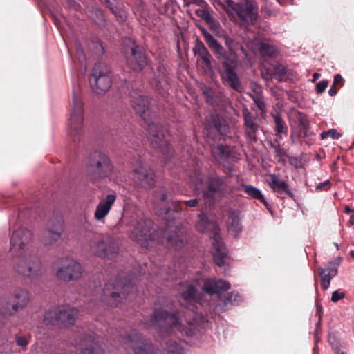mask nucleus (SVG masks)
Returning a JSON list of instances; mask_svg holds the SVG:
<instances>
[{
    "label": "nucleus",
    "mask_w": 354,
    "mask_h": 354,
    "mask_svg": "<svg viewBox=\"0 0 354 354\" xmlns=\"http://www.w3.org/2000/svg\"><path fill=\"white\" fill-rule=\"evenodd\" d=\"M32 240V234L25 228L15 231L10 240V251L19 253L14 260L13 270L26 278H35L41 274L42 263L35 255L28 251V244Z\"/></svg>",
    "instance_id": "nucleus-1"
},
{
    "label": "nucleus",
    "mask_w": 354,
    "mask_h": 354,
    "mask_svg": "<svg viewBox=\"0 0 354 354\" xmlns=\"http://www.w3.org/2000/svg\"><path fill=\"white\" fill-rule=\"evenodd\" d=\"M131 104L133 109L147 123L148 136L151 144L155 147L167 148V131L158 124L150 121L151 115L149 109V99L142 95H138L131 101Z\"/></svg>",
    "instance_id": "nucleus-2"
},
{
    "label": "nucleus",
    "mask_w": 354,
    "mask_h": 354,
    "mask_svg": "<svg viewBox=\"0 0 354 354\" xmlns=\"http://www.w3.org/2000/svg\"><path fill=\"white\" fill-rule=\"evenodd\" d=\"M194 284L187 285V290L182 292V304L191 310H193L191 306L201 302V299L196 294L198 288L208 294L216 293L220 297L223 292L230 288L227 281L215 279H199L195 281Z\"/></svg>",
    "instance_id": "nucleus-3"
},
{
    "label": "nucleus",
    "mask_w": 354,
    "mask_h": 354,
    "mask_svg": "<svg viewBox=\"0 0 354 354\" xmlns=\"http://www.w3.org/2000/svg\"><path fill=\"white\" fill-rule=\"evenodd\" d=\"M187 328L184 327L178 316L175 313H169L162 309H156L151 320L150 326H159L160 333L171 335L177 332L185 333L187 335H192L196 329V321L187 322Z\"/></svg>",
    "instance_id": "nucleus-4"
},
{
    "label": "nucleus",
    "mask_w": 354,
    "mask_h": 354,
    "mask_svg": "<svg viewBox=\"0 0 354 354\" xmlns=\"http://www.w3.org/2000/svg\"><path fill=\"white\" fill-rule=\"evenodd\" d=\"M196 227L198 231L201 232L209 231L213 233L212 253L214 257V261L218 266L225 264L227 261V251L221 237L218 234V227L216 223L209 220L206 215L201 213L198 216V221L196 224Z\"/></svg>",
    "instance_id": "nucleus-5"
},
{
    "label": "nucleus",
    "mask_w": 354,
    "mask_h": 354,
    "mask_svg": "<svg viewBox=\"0 0 354 354\" xmlns=\"http://www.w3.org/2000/svg\"><path fill=\"white\" fill-rule=\"evenodd\" d=\"M86 170L91 178L94 180H101L111 177L113 166L107 155L95 152L90 156Z\"/></svg>",
    "instance_id": "nucleus-6"
},
{
    "label": "nucleus",
    "mask_w": 354,
    "mask_h": 354,
    "mask_svg": "<svg viewBox=\"0 0 354 354\" xmlns=\"http://www.w3.org/2000/svg\"><path fill=\"white\" fill-rule=\"evenodd\" d=\"M84 120V104L80 97L74 94L71 111L68 120V133L70 136L79 137L83 131Z\"/></svg>",
    "instance_id": "nucleus-7"
},
{
    "label": "nucleus",
    "mask_w": 354,
    "mask_h": 354,
    "mask_svg": "<svg viewBox=\"0 0 354 354\" xmlns=\"http://www.w3.org/2000/svg\"><path fill=\"white\" fill-rule=\"evenodd\" d=\"M128 232L129 237L143 248L148 247L149 242L155 239L154 223L145 218L136 221Z\"/></svg>",
    "instance_id": "nucleus-8"
},
{
    "label": "nucleus",
    "mask_w": 354,
    "mask_h": 354,
    "mask_svg": "<svg viewBox=\"0 0 354 354\" xmlns=\"http://www.w3.org/2000/svg\"><path fill=\"white\" fill-rule=\"evenodd\" d=\"M190 182L194 189L202 191L204 197L210 201L220 194L221 180L218 178H205L200 171L196 170L190 176Z\"/></svg>",
    "instance_id": "nucleus-9"
},
{
    "label": "nucleus",
    "mask_w": 354,
    "mask_h": 354,
    "mask_svg": "<svg viewBox=\"0 0 354 354\" xmlns=\"http://www.w3.org/2000/svg\"><path fill=\"white\" fill-rule=\"evenodd\" d=\"M89 248L95 255L109 258L118 252V245L112 238L95 233L89 241Z\"/></svg>",
    "instance_id": "nucleus-10"
},
{
    "label": "nucleus",
    "mask_w": 354,
    "mask_h": 354,
    "mask_svg": "<svg viewBox=\"0 0 354 354\" xmlns=\"http://www.w3.org/2000/svg\"><path fill=\"white\" fill-rule=\"evenodd\" d=\"M89 82L93 93L97 95L105 93L111 85V79L107 66L103 64H96L90 75Z\"/></svg>",
    "instance_id": "nucleus-11"
},
{
    "label": "nucleus",
    "mask_w": 354,
    "mask_h": 354,
    "mask_svg": "<svg viewBox=\"0 0 354 354\" xmlns=\"http://www.w3.org/2000/svg\"><path fill=\"white\" fill-rule=\"evenodd\" d=\"M82 273L83 268L80 263L73 259L66 258L60 261L56 277L61 281L69 282L80 279Z\"/></svg>",
    "instance_id": "nucleus-12"
},
{
    "label": "nucleus",
    "mask_w": 354,
    "mask_h": 354,
    "mask_svg": "<svg viewBox=\"0 0 354 354\" xmlns=\"http://www.w3.org/2000/svg\"><path fill=\"white\" fill-rule=\"evenodd\" d=\"M228 7V12L232 15H236L243 21L252 22L257 17V8L250 1H245L243 3H236L232 0L226 1Z\"/></svg>",
    "instance_id": "nucleus-13"
},
{
    "label": "nucleus",
    "mask_w": 354,
    "mask_h": 354,
    "mask_svg": "<svg viewBox=\"0 0 354 354\" xmlns=\"http://www.w3.org/2000/svg\"><path fill=\"white\" fill-rule=\"evenodd\" d=\"M133 288L129 283L117 282L116 284L109 283L102 290V299L111 306L117 305L129 289Z\"/></svg>",
    "instance_id": "nucleus-14"
},
{
    "label": "nucleus",
    "mask_w": 354,
    "mask_h": 354,
    "mask_svg": "<svg viewBox=\"0 0 354 354\" xmlns=\"http://www.w3.org/2000/svg\"><path fill=\"white\" fill-rule=\"evenodd\" d=\"M133 175L135 182L142 187L150 188L156 183L153 171L145 165L142 164L135 169Z\"/></svg>",
    "instance_id": "nucleus-15"
},
{
    "label": "nucleus",
    "mask_w": 354,
    "mask_h": 354,
    "mask_svg": "<svg viewBox=\"0 0 354 354\" xmlns=\"http://www.w3.org/2000/svg\"><path fill=\"white\" fill-rule=\"evenodd\" d=\"M341 260L340 257H337L333 261H330L326 268L318 269L321 276V286L324 290H327L329 288L331 279L337 274Z\"/></svg>",
    "instance_id": "nucleus-16"
},
{
    "label": "nucleus",
    "mask_w": 354,
    "mask_h": 354,
    "mask_svg": "<svg viewBox=\"0 0 354 354\" xmlns=\"http://www.w3.org/2000/svg\"><path fill=\"white\" fill-rule=\"evenodd\" d=\"M116 196L114 194H108L104 198L100 200L96 206L94 218L97 221H102L109 214L112 205L114 204Z\"/></svg>",
    "instance_id": "nucleus-17"
},
{
    "label": "nucleus",
    "mask_w": 354,
    "mask_h": 354,
    "mask_svg": "<svg viewBox=\"0 0 354 354\" xmlns=\"http://www.w3.org/2000/svg\"><path fill=\"white\" fill-rule=\"evenodd\" d=\"M126 344L133 350L135 354H150L149 351L151 345L147 344L139 334L129 335L126 339Z\"/></svg>",
    "instance_id": "nucleus-18"
},
{
    "label": "nucleus",
    "mask_w": 354,
    "mask_h": 354,
    "mask_svg": "<svg viewBox=\"0 0 354 354\" xmlns=\"http://www.w3.org/2000/svg\"><path fill=\"white\" fill-rule=\"evenodd\" d=\"M60 326L68 327L74 324L77 316V310L70 306L57 307Z\"/></svg>",
    "instance_id": "nucleus-19"
},
{
    "label": "nucleus",
    "mask_w": 354,
    "mask_h": 354,
    "mask_svg": "<svg viewBox=\"0 0 354 354\" xmlns=\"http://www.w3.org/2000/svg\"><path fill=\"white\" fill-rule=\"evenodd\" d=\"M267 182L274 192L292 196L288 185L285 181L281 180L277 176L274 174L268 175Z\"/></svg>",
    "instance_id": "nucleus-20"
},
{
    "label": "nucleus",
    "mask_w": 354,
    "mask_h": 354,
    "mask_svg": "<svg viewBox=\"0 0 354 354\" xmlns=\"http://www.w3.org/2000/svg\"><path fill=\"white\" fill-rule=\"evenodd\" d=\"M147 63L145 53L138 51L137 48H132L129 60L130 67L134 71H141L147 65Z\"/></svg>",
    "instance_id": "nucleus-21"
},
{
    "label": "nucleus",
    "mask_w": 354,
    "mask_h": 354,
    "mask_svg": "<svg viewBox=\"0 0 354 354\" xmlns=\"http://www.w3.org/2000/svg\"><path fill=\"white\" fill-rule=\"evenodd\" d=\"M63 232V222L61 220L57 221L55 228H49L44 236V243L46 245H53L56 243L61 237Z\"/></svg>",
    "instance_id": "nucleus-22"
},
{
    "label": "nucleus",
    "mask_w": 354,
    "mask_h": 354,
    "mask_svg": "<svg viewBox=\"0 0 354 354\" xmlns=\"http://www.w3.org/2000/svg\"><path fill=\"white\" fill-rule=\"evenodd\" d=\"M222 78L234 90L240 91L241 86L234 69L230 66H225L222 74Z\"/></svg>",
    "instance_id": "nucleus-23"
},
{
    "label": "nucleus",
    "mask_w": 354,
    "mask_h": 354,
    "mask_svg": "<svg viewBox=\"0 0 354 354\" xmlns=\"http://www.w3.org/2000/svg\"><path fill=\"white\" fill-rule=\"evenodd\" d=\"M29 302V296L27 290L21 289L17 290L14 294L12 301V308L15 311H17L26 307Z\"/></svg>",
    "instance_id": "nucleus-24"
},
{
    "label": "nucleus",
    "mask_w": 354,
    "mask_h": 354,
    "mask_svg": "<svg viewBox=\"0 0 354 354\" xmlns=\"http://www.w3.org/2000/svg\"><path fill=\"white\" fill-rule=\"evenodd\" d=\"M227 228L232 235L236 236L241 230V225L240 223V218L238 213L230 212L227 221Z\"/></svg>",
    "instance_id": "nucleus-25"
},
{
    "label": "nucleus",
    "mask_w": 354,
    "mask_h": 354,
    "mask_svg": "<svg viewBox=\"0 0 354 354\" xmlns=\"http://www.w3.org/2000/svg\"><path fill=\"white\" fill-rule=\"evenodd\" d=\"M205 42L209 47L216 53L221 57H225V51L223 46L217 42L213 36L206 30L203 31Z\"/></svg>",
    "instance_id": "nucleus-26"
},
{
    "label": "nucleus",
    "mask_w": 354,
    "mask_h": 354,
    "mask_svg": "<svg viewBox=\"0 0 354 354\" xmlns=\"http://www.w3.org/2000/svg\"><path fill=\"white\" fill-rule=\"evenodd\" d=\"M194 51L195 54H197L200 56L205 66L207 68H210L211 55L209 53L207 48L204 46V44L201 42H197L194 48Z\"/></svg>",
    "instance_id": "nucleus-27"
},
{
    "label": "nucleus",
    "mask_w": 354,
    "mask_h": 354,
    "mask_svg": "<svg viewBox=\"0 0 354 354\" xmlns=\"http://www.w3.org/2000/svg\"><path fill=\"white\" fill-rule=\"evenodd\" d=\"M244 120L246 127L247 134L252 138L256 140L254 134L258 129V125L254 122V117L249 112H244Z\"/></svg>",
    "instance_id": "nucleus-28"
},
{
    "label": "nucleus",
    "mask_w": 354,
    "mask_h": 354,
    "mask_svg": "<svg viewBox=\"0 0 354 354\" xmlns=\"http://www.w3.org/2000/svg\"><path fill=\"white\" fill-rule=\"evenodd\" d=\"M243 189L245 193H246L248 196L252 197V198L259 200L261 203H263L265 205H267V202L262 194L261 192L257 189V187L250 185H243Z\"/></svg>",
    "instance_id": "nucleus-29"
},
{
    "label": "nucleus",
    "mask_w": 354,
    "mask_h": 354,
    "mask_svg": "<svg viewBox=\"0 0 354 354\" xmlns=\"http://www.w3.org/2000/svg\"><path fill=\"white\" fill-rule=\"evenodd\" d=\"M212 121H210L209 119L207 120L208 124H207V126L208 127V128L214 129L218 132L223 133L226 129V126L223 124V119L221 118L217 115H212Z\"/></svg>",
    "instance_id": "nucleus-30"
},
{
    "label": "nucleus",
    "mask_w": 354,
    "mask_h": 354,
    "mask_svg": "<svg viewBox=\"0 0 354 354\" xmlns=\"http://www.w3.org/2000/svg\"><path fill=\"white\" fill-rule=\"evenodd\" d=\"M44 319L45 323L47 324L60 325L57 307L46 312Z\"/></svg>",
    "instance_id": "nucleus-31"
},
{
    "label": "nucleus",
    "mask_w": 354,
    "mask_h": 354,
    "mask_svg": "<svg viewBox=\"0 0 354 354\" xmlns=\"http://www.w3.org/2000/svg\"><path fill=\"white\" fill-rule=\"evenodd\" d=\"M82 354H102V351L97 344H88V342L81 344Z\"/></svg>",
    "instance_id": "nucleus-32"
},
{
    "label": "nucleus",
    "mask_w": 354,
    "mask_h": 354,
    "mask_svg": "<svg viewBox=\"0 0 354 354\" xmlns=\"http://www.w3.org/2000/svg\"><path fill=\"white\" fill-rule=\"evenodd\" d=\"M272 117L275 124L276 132L277 133H286L288 128L281 116L279 114H273Z\"/></svg>",
    "instance_id": "nucleus-33"
},
{
    "label": "nucleus",
    "mask_w": 354,
    "mask_h": 354,
    "mask_svg": "<svg viewBox=\"0 0 354 354\" xmlns=\"http://www.w3.org/2000/svg\"><path fill=\"white\" fill-rule=\"evenodd\" d=\"M168 244L169 246L173 247L174 248H180L183 245L184 238L182 233L175 234L171 236L167 240Z\"/></svg>",
    "instance_id": "nucleus-34"
},
{
    "label": "nucleus",
    "mask_w": 354,
    "mask_h": 354,
    "mask_svg": "<svg viewBox=\"0 0 354 354\" xmlns=\"http://www.w3.org/2000/svg\"><path fill=\"white\" fill-rule=\"evenodd\" d=\"M259 50L263 56H272L276 52L274 47L267 44H261Z\"/></svg>",
    "instance_id": "nucleus-35"
},
{
    "label": "nucleus",
    "mask_w": 354,
    "mask_h": 354,
    "mask_svg": "<svg viewBox=\"0 0 354 354\" xmlns=\"http://www.w3.org/2000/svg\"><path fill=\"white\" fill-rule=\"evenodd\" d=\"M286 68L283 65H278L274 69V76L279 81H283L286 78Z\"/></svg>",
    "instance_id": "nucleus-36"
},
{
    "label": "nucleus",
    "mask_w": 354,
    "mask_h": 354,
    "mask_svg": "<svg viewBox=\"0 0 354 354\" xmlns=\"http://www.w3.org/2000/svg\"><path fill=\"white\" fill-rule=\"evenodd\" d=\"M296 118L300 128L302 130H307L309 127V121L306 115L301 113H298Z\"/></svg>",
    "instance_id": "nucleus-37"
},
{
    "label": "nucleus",
    "mask_w": 354,
    "mask_h": 354,
    "mask_svg": "<svg viewBox=\"0 0 354 354\" xmlns=\"http://www.w3.org/2000/svg\"><path fill=\"white\" fill-rule=\"evenodd\" d=\"M329 136L333 139H339L341 137V134L338 133L335 129H330L328 131H323L320 134V137L322 140L326 139Z\"/></svg>",
    "instance_id": "nucleus-38"
},
{
    "label": "nucleus",
    "mask_w": 354,
    "mask_h": 354,
    "mask_svg": "<svg viewBox=\"0 0 354 354\" xmlns=\"http://www.w3.org/2000/svg\"><path fill=\"white\" fill-rule=\"evenodd\" d=\"M205 22L208 25L209 29L212 31H213L215 33L218 32L220 24L218 21L216 19H215L212 16H211Z\"/></svg>",
    "instance_id": "nucleus-39"
},
{
    "label": "nucleus",
    "mask_w": 354,
    "mask_h": 354,
    "mask_svg": "<svg viewBox=\"0 0 354 354\" xmlns=\"http://www.w3.org/2000/svg\"><path fill=\"white\" fill-rule=\"evenodd\" d=\"M167 348L169 353H176L177 354L181 353V347L176 342L171 343V344H167Z\"/></svg>",
    "instance_id": "nucleus-40"
},
{
    "label": "nucleus",
    "mask_w": 354,
    "mask_h": 354,
    "mask_svg": "<svg viewBox=\"0 0 354 354\" xmlns=\"http://www.w3.org/2000/svg\"><path fill=\"white\" fill-rule=\"evenodd\" d=\"M345 297V292L339 290H335L332 293L331 301L333 302H337Z\"/></svg>",
    "instance_id": "nucleus-41"
},
{
    "label": "nucleus",
    "mask_w": 354,
    "mask_h": 354,
    "mask_svg": "<svg viewBox=\"0 0 354 354\" xmlns=\"http://www.w3.org/2000/svg\"><path fill=\"white\" fill-rule=\"evenodd\" d=\"M196 15L206 21L212 15L205 9H198L196 11Z\"/></svg>",
    "instance_id": "nucleus-42"
},
{
    "label": "nucleus",
    "mask_w": 354,
    "mask_h": 354,
    "mask_svg": "<svg viewBox=\"0 0 354 354\" xmlns=\"http://www.w3.org/2000/svg\"><path fill=\"white\" fill-rule=\"evenodd\" d=\"M328 86V82L326 81V80H322V81H320L317 84H316V91L317 93H322V92H324L325 91V89L327 88Z\"/></svg>",
    "instance_id": "nucleus-43"
},
{
    "label": "nucleus",
    "mask_w": 354,
    "mask_h": 354,
    "mask_svg": "<svg viewBox=\"0 0 354 354\" xmlns=\"http://www.w3.org/2000/svg\"><path fill=\"white\" fill-rule=\"evenodd\" d=\"M254 100L257 107L260 110L265 111L266 105L263 99L261 96H257L254 98Z\"/></svg>",
    "instance_id": "nucleus-44"
},
{
    "label": "nucleus",
    "mask_w": 354,
    "mask_h": 354,
    "mask_svg": "<svg viewBox=\"0 0 354 354\" xmlns=\"http://www.w3.org/2000/svg\"><path fill=\"white\" fill-rule=\"evenodd\" d=\"M329 185H330V181L329 180H326L324 182L319 183L316 186V189L317 190H320V191L321 190H326L329 187Z\"/></svg>",
    "instance_id": "nucleus-45"
},
{
    "label": "nucleus",
    "mask_w": 354,
    "mask_h": 354,
    "mask_svg": "<svg viewBox=\"0 0 354 354\" xmlns=\"http://www.w3.org/2000/svg\"><path fill=\"white\" fill-rule=\"evenodd\" d=\"M17 344L20 346H26L28 344V341L24 337H17Z\"/></svg>",
    "instance_id": "nucleus-46"
},
{
    "label": "nucleus",
    "mask_w": 354,
    "mask_h": 354,
    "mask_svg": "<svg viewBox=\"0 0 354 354\" xmlns=\"http://www.w3.org/2000/svg\"><path fill=\"white\" fill-rule=\"evenodd\" d=\"M185 5H189L192 3L203 6L204 3L203 0H183Z\"/></svg>",
    "instance_id": "nucleus-47"
},
{
    "label": "nucleus",
    "mask_w": 354,
    "mask_h": 354,
    "mask_svg": "<svg viewBox=\"0 0 354 354\" xmlns=\"http://www.w3.org/2000/svg\"><path fill=\"white\" fill-rule=\"evenodd\" d=\"M343 82V78L340 75H336L334 77L333 84L342 86Z\"/></svg>",
    "instance_id": "nucleus-48"
},
{
    "label": "nucleus",
    "mask_w": 354,
    "mask_h": 354,
    "mask_svg": "<svg viewBox=\"0 0 354 354\" xmlns=\"http://www.w3.org/2000/svg\"><path fill=\"white\" fill-rule=\"evenodd\" d=\"M182 203H185L189 207H196L198 204V201L196 199H192L183 201Z\"/></svg>",
    "instance_id": "nucleus-49"
},
{
    "label": "nucleus",
    "mask_w": 354,
    "mask_h": 354,
    "mask_svg": "<svg viewBox=\"0 0 354 354\" xmlns=\"http://www.w3.org/2000/svg\"><path fill=\"white\" fill-rule=\"evenodd\" d=\"M216 149H217L221 154L224 155L228 152V149L223 145H218Z\"/></svg>",
    "instance_id": "nucleus-50"
},
{
    "label": "nucleus",
    "mask_w": 354,
    "mask_h": 354,
    "mask_svg": "<svg viewBox=\"0 0 354 354\" xmlns=\"http://www.w3.org/2000/svg\"><path fill=\"white\" fill-rule=\"evenodd\" d=\"M337 93V90L336 88L334 87V86H333L329 90H328V93L330 96H333L334 95H335Z\"/></svg>",
    "instance_id": "nucleus-51"
},
{
    "label": "nucleus",
    "mask_w": 354,
    "mask_h": 354,
    "mask_svg": "<svg viewBox=\"0 0 354 354\" xmlns=\"http://www.w3.org/2000/svg\"><path fill=\"white\" fill-rule=\"evenodd\" d=\"M351 212H353V209H351L348 206H346L345 208H344V212L346 214H349L351 213Z\"/></svg>",
    "instance_id": "nucleus-52"
},
{
    "label": "nucleus",
    "mask_w": 354,
    "mask_h": 354,
    "mask_svg": "<svg viewBox=\"0 0 354 354\" xmlns=\"http://www.w3.org/2000/svg\"><path fill=\"white\" fill-rule=\"evenodd\" d=\"M349 223L351 225H354V215L351 216L350 219H349Z\"/></svg>",
    "instance_id": "nucleus-53"
},
{
    "label": "nucleus",
    "mask_w": 354,
    "mask_h": 354,
    "mask_svg": "<svg viewBox=\"0 0 354 354\" xmlns=\"http://www.w3.org/2000/svg\"><path fill=\"white\" fill-rule=\"evenodd\" d=\"M225 302H232V296L230 297H227V298H225L224 300H223Z\"/></svg>",
    "instance_id": "nucleus-54"
},
{
    "label": "nucleus",
    "mask_w": 354,
    "mask_h": 354,
    "mask_svg": "<svg viewBox=\"0 0 354 354\" xmlns=\"http://www.w3.org/2000/svg\"><path fill=\"white\" fill-rule=\"evenodd\" d=\"M319 77V75L318 73H314L313 81H315Z\"/></svg>",
    "instance_id": "nucleus-55"
},
{
    "label": "nucleus",
    "mask_w": 354,
    "mask_h": 354,
    "mask_svg": "<svg viewBox=\"0 0 354 354\" xmlns=\"http://www.w3.org/2000/svg\"><path fill=\"white\" fill-rule=\"evenodd\" d=\"M166 198L167 196L165 194H162L161 197L162 201H165Z\"/></svg>",
    "instance_id": "nucleus-56"
},
{
    "label": "nucleus",
    "mask_w": 354,
    "mask_h": 354,
    "mask_svg": "<svg viewBox=\"0 0 354 354\" xmlns=\"http://www.w3.org/2000/svg\"><path fill=\"white\" fill-rule=\"evenodd\" d=\"M350 255L353 257H354V250H351L350 251Z\"/></svg>",
    "instance_id": "nucleus-57"
},
{
    "label": "nucleus",
    "mask_w": 354,
    "mask_h": 354,
    "mask_svg": "<svg viewBox=\"0 0 354 354\" xmlns=\"http://www.w3.org/2000/svg\"><path fill=\"white\" fill-rule=\"evenodd\" d=\"M180 210H181V208L178 209V208L176 207V211H180Z\"/></svg>",
    "instance_id": "nucleus-58"
},
{
    "label": "nucleus",
    "mask_w": 354,
    "mask_h": 354,
    "mask_svg": "<svg viewBox=\"0 0 354 354\" xmlns=\"http://www.w3.org/2000/svg\"><path fill=\"white\" fill-rule=\"evenodd\" d=\"M340 354H346V353H343V352H342V353H341Z\"/></svg>",
    "instance_id": "nucleus-59"
},
{
    "label": "nucleus",
    "mask_w": 354,
    "mask_h": 354,
    "mask_svg": "<svg viewBox=\"0 0 354 354\" xmlns=\"http://www.w3.org/2000/svg\"><path fill=\"white\" fill-rule=\"evenodd\" d=\"M353 212H354V209H353Z\"/></svg>",
    "instance_id": "nucleus-60"
}]
</instances>
